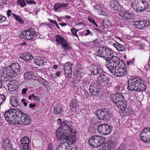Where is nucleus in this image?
Instances as JSON below:
<instances>
[{"label":"nucleus","mask_w":150,"mask_h":150,"mask_svg":"<svg viewBox=\"0 0 150 150\" xmlns=\"http://www.w3.org/2000/svg\"><path fill=\"white\" fill-rule=\"evenodd\" d=\"M62 120L58 118L57 122L60 124L59 127L56 132L57 138L60 141L65 140L73 143L75 142L76 132L74 130L70 121L61 122Z\"/></svg>","instance_id":"obj_1"},{"label":"nucleus","mask_w":150,"mask_h":150,"mask_svg":"<svg viewBox=\"0 0 150 150\" xmlns=\"http://www.w3.org/2000/svg\"><path fill=\"white\" fill-rule=\"evenodd\" d=\"M4 116L6 120L11 124L27 125L31 123V117L16 108L8 110L5 112Z\"/></svg>","instance_id":"obj_2"},{"label":"nucleus","mask_w":150,"mask_h":150,"mask_svg":"<svg viewBox=\"0 0 150 150\" xmlns=\"http://www.w3.org/2000/svg\"><path fill=\"white\" fill-rule=\"evenodd\" d=\"M20 67L16 63L11 64L0 73V78L2 80L10 79L16 77L20 73Z\"/></svg>","instance_id":"obj_3"},{"label":"nucleus","mask_w":150,"mask_h":150,"mask_svg":"<svg viewBox=\"0 0 150 150\" xmlns=\"http://www.w3.org/2000/svg\"><path fill=\"white\" fill-rule=\"evenodd\" d=\"M147 86L144 81L140 78L135 76L130 77L128 80L127 89L129 91H144Z\"/></svg>","instance_id":"obj_4"},{"label":"nucleus","mask_w":150,"mask_h":150,"mask_svg":"<svg viewBox=\"0 0 150 150\" xmlns=\"http://www.w3.org/2000/svg\"><path fill=\"white\" fill-rule=\"evenodd\" d=\"M108 61H106L105 64L110 72L113 71L117 67L125 65L123 61L116 56H114L113 53L110 57Z\"/></svg>","instance_id":"obj_5"},{"label":"nucleus","mask_w":150,"mask_h":150,"mask_svg":"<svg viewBox=\"0 0 150 150\" xmlns=\"http://www.w3.org/2000/svg\"><path fill=\"white\" fill-rule=\"evenodd\" d=\"M113 53L111 50L105 46H101L97 48L96 55L98 56L104 58L106 61H108L110 57Z\"/></svg>","instance_id":"obj_6"},{"label":"nucleus","mask_w":150,"mask_h":150,"mask_svg":"<svg viewBox=\"0 0 150 150\" xmlns=\"http://www.w3.org/2000/svg\"><path fill=\"white\" fill-rule=\"evenodd\" d=\"M133 9L138 13L144 11L147 8L149 4L146 0H134L132 4Z\"/></svg>","instance_id":"obj_7"},{"label":"nucleus","mask_w":150,"mask_h":150,"mask_svg":"<svg viewBox=\"0 0 150 150\" xmlns=\"http://www.w3.org/2000/svg\"><path fill=\"white\" fill-rule=\"evenodd\" d=\"M95 113L100 120L105 121L110 120L112 116L111 111L106 108H102L96 110Z\"/></svg>","instance_id":"obj_8"},{"label":"nucleus","mask_w":150,"mask_h":150,"mask_svg":"<svg viewBox=\"0 0 150 150\" xmlns=\"http://www.w3.org/2000/svg\"><path fill=\"white\" fill-rule=\"evenodd\" d=\"M105 139L99 135H94L88 139L89 145L93 148H97L103 145L105 142Z\"/></svg>","instance_id":"obj_9"},{"label":"nucleus","mask_w":150,"mask_h":150,"mask_svg":"<svg viewBox=\"0 0 150 150\" xmlns=\"http://www.w3.org/2000/svg\"><path fill=\"white\" fill-rule=\"evenodd\" d=\"M97 130L98 133L103 135L109 134L112 131L111 127L105 123L98 125L97 126Z\"/></svg>","instance_id":"obj_10"},{"label":"nucleus","mask_w":150,"mask_h":150,"mask_svg":"<svg viewBox=\"0 0 150 150\" xmlns=\"http://www.w3.org/2000/svg\"><path fill=\"white\" fill-rule=\"evenodd\" d=\"M55 41L58 45L60 44L62 48L65 50H71L72 47L69 45L67 41L62 37L57 35L55 37Z\"/></svg>","instance_id":"obj_11"},{"label":"nucleus","mask_w":150,"mask_h":150,"mask_svg":"<svg viewBox=\"0 0 150 150\" xmlns=\"http://www.w3.org/2000/svg\"><path fill=\"white\" fill-rule=\"evenodd\" d=\"M37 35V32L33 29H30L24 31L21 36L22 38L27 40H30Z\"/></svg>","instance_id":"obj_12"},{"label":"nucleus","mask_w":150,"mask_h":150,"mask_svg":"<svg viewBox=\"0 0 150 150\" xmlns=\"http://www.w3.org/2000/svg\"><path fill=\"white\" fill-rule=\"evenodd\" d=\"M141 140L145 143H149L150 141V127H147L142 130L140 134Z\"/></svg>","instance_id":"obj_13"},{"label":"nucleus","mask_w":150,"mask_h":150,"mask_svg":"<svg viewBox=\"0 0 150 150\" xmlns=\"http://www.w3.org/2000/svg\"><path fill=\"white\" fill-rule=\"evenodd\" d=\"M109 81V79L108 75L106 74H103L98 77L97 82L98 85L103 87L107 85Z\"/></svg>","instance_id":"obj_14"},{"label":"nucleus","mask_w":150,"mask_h":150,"mask_svg":"<svg viewBox=\"0 0 150 150\" xmlns=\"http://www.w3.org/2000/svg\"><path fill=\"white\" fill-rule=\"evenodd\" d=\"M122 66H120L117 69H115L113 71L110 73L113 75L114 74L117 77H124L127 74V71L125 69L121 68Z\"/></svg>","instance_id":"obj_15"},{"label":"nucleus","mask_w":150,"mask_h":150,"mask_svg":"<svg viewBox=\"0 0 150 150\" xmlns=\"http://www.w3.org/2000/svg\"><path fill=\"white\" fill-rule=\"evenodd\" d=\"M111 98L112 101L115 103H117L119 101H122V100H125V98L122 94L120 93H116L115 95H112Z\"/></svg>","instance_id":"obj_16"},{"label":"nucleus","mask_w":150,"mask_h":150,"mask_svg":"<svg viewBox=\"0 0 150 150\" xmlns=\"http://www.w3.org/2000/svg\"><path fill=\"white\" fill-rule=\"evenodd\" d=\"M2 146V148L6 150H13V149L11 141L8 139H6L4 140Z\"/></svg>","instance_id":"obj_17"},{"label":"nucleus","mask_w":150,"mask_h":150,"mask_svg":"<svg viewBox=\"0 0 150 150\" xmlns=\"http://www.w3.org/2000/svg\"><path fill=\"white\" fill-rule=\"evenodd\" d=\"M69 144L67 142L60 143L56 147V150H68Z\"/></svg>","instance_id":"obj_18"},{"label":"nucleus","mask_w":150,"mask_h":150,"mask_svg":"<svg viewBox=\"0 0 150 150\" xmlns=\"http://www.w3.org/2000/svg\"><path fill=\"white\" fill-rule=\"evenodd\" d=\"M20 56L22 59L27 62L30 61L33 58V56L29 53H23Z\"/></svg>","instance_id":"obj_19"},{"label":"nucleus","mask_w":150,"mask_h":150,"mask_svg":"<svg viewBox=\"0 0 150 150\" xmlns=\"http://www.w3.org/2000/svg\"><path fill=\"white\" fill-rule=\"evenodd\" d=\"M115 104L118 108L122 111L124 110L127 108V103L125 100H122V101H119Z\"/></svg>","instance_id":"obj_20"},{"label":"nucleus","mask_w":150,"mask_h":150,"mask_svg":"<svg viewBox=\"0 0 150 150\" xmlns=\"http://www.w3.org/2000/svg\"><path fill=\"white\" fill-rule=\"evenodd\" d=\"M120 15L123 19L125 20L130 19L132 18V15L128 12L121 11L120 12Z\"/></svg>","instance_id":"obj_21"},{"label":"nucleus","mask_w":150,"mask_h":150,"mask_svg":"<svg viewBox=\"0 0 150 150\" xmlns=\"http://www.w3.org/2000/svg\"><path fill=\"white\" fill-rule=\"evenodd\" d=\"M91 96H95L96 97H99L102 96V91L101 88L98 87L96 88L90 92Z\"/></svg>","instance_id":"obj_22"},{"label":"nucleus","mask_w":150,"mask_h":150,"mask_svg":"<svg viewBox=\"0 0 150 150\" xmlns=\"http://www.w3.org/2000/svg\"><path fill=\"white\" fill-rule=\"evenodd\" d=\"M54 113L56 115L59 114H62V112H63L62 108L59 104L55 105L53 109Z\"/></svg>","instance_id":"obj_23"},{"label":"nucleus","mask_w":150,"mask_h":150,"mask_svg":"<svg viewBox=\"0 0 150 150\" xmlns=\"http://www.w3.org/2000/svg\"><path fill=\"white\" fill-rule=\"evenodd\" d=\"M113 46L114 47L119 51H122L125 50V46L117 42L113 44Z\"/></svg>","instance_id":"obj_24"},{"label":"nucleus","mask_w":150,"mask_h":150,"mask_svg":"<svg viewBox=\"0 0 150 150\" xmlns=\"http://www.w3.org/2000/svg\"><path fill=\"white\" fill-rule=\"evenodd\" d=\"M79 102L76 100H72L70 103L71 109L73 112L76 111V109L78 108L79 105Z\"/></svg>","instance_id":"obj_25"},{"label":"nucleus","mask_w":150,"mask_h":150,"mask_svg":"<svg viewBox=\"0 0 150 150\" xmlns=\"http://www.w3.org/2000/svg\"><path fill=\"white\" fill-rule=\"evenodd\" d=\"M107 144L108 148L111 149L117 146V143L114 140H108L107 141Z\"/></svg>","instance_id":"obj_26"},{"label":"nucleus","mask_w":150,"mask_h":150,"mask_svg":"<svg viewBox=\"0 0 150 150\" xmlns=\"http://www.w3.org/2000/svg\"><path fill=\"white\" fill-rule=\"evenodd\" d=\"M9 101L12 105L16 107L19 105V102L17 99L14 96H11L9 98Z\"/></svg>","instance_id":"obj_27"},{"label":"nucleus","mask_w":150,"mask_h":150,"mask_svg":"<svg viewBox=\"0 0 150 150\" xmlns=\"http://www.w3.org/2000/svg\"><path fill=\"white\" fill-rule=\"evenodd\" d=\"M44 59L43 58L39 57L34 61V63L36 65L40 67H42L44 65V63L46 62L44 61Z\"/></svg>","instance_id":"obj_28"},{"label":"nucleus","mask_w":150,"mask_h":150,"mask_svg":"<svg viewBox=\"0 0 150 150\" xmlns=\"http://www.w3.org/2000/svg\"><path fill=\"white\" fill-rule=\"evenodd\" d=\"M25 79H30L33 77V73L31 71H27L23 74Z\"/></svg>","instance_id":"obj_29"},{"label":"nucleus","mask_w":150,"mask_h":150,"mask_svg":"<svg viewBox=\"0 0 150 150\" xmlns=\"http://www.w3.org/2000/svg\"><path fill=\"white\" fill-rule=\"evenodd\" d=\"M97 66L92 64L90 67V70L91 74L93 75H96Z\"/></svg>","instance_id":"obj_30"},{"label":"nucleus","mask_w":150,"mask_h":150,"mask_svg":"<svg viewBox=\"0 0 150 150\" xmlns=\"http://www.w3.org/2000/svg\"><path fill=\"white\" fill-rule=\"evenodd\" d=\"M144 23L143 21H141L138 22L137 23L135 24L136 27L139 29H144L145 28Z\"/></svg>","instance_id":"obj_31"},{"label":"nucleus","mask_w":150,"mask_h":150,"mask_svg":"<svg viewBox=\"0 0 150 150\" xmlns=\"http://www.w3.org/2000/svg\"><path fill=\"white\" fill-rule=\"evenodd\" d=\"M119 3L116 1H112L111 3V8L115 10H118Z\"/></svg>","instance_id":"obj_32"},{"label":"nucleus","mask_w":150,"mask_h":150,"mask_svg":"<svg viewBox=\"0 0 150 150\" xmlns=\"http://www.w3.org/2000/svg\"><path fill=\"white\" fill-rule=\"evenodd\" d=\"M98 83H97L94 81L91 82L89 87V91L90 92L98 87Z\"/></svg>","instance_id":"obj_33"},{"label":"nucleus","mask_w":150,"mask_h":150,"mask_svg":"<svg viewBox=\"0 0 150 150\" xmlns=\"http://www.w3.org/2000/svg\"><path fill=\"white\" fill-rule=\"evenodd\" d=\"M74 77L76 80L79 81L82 78V76L78 71L76 70L74 72Z\"/></svg>","instance_id":"obj_34"},{"label":"nucleus","mask_w":150,"mask_h":150,"mask_svg":"<svg viewBox=\"0 0 150 150\" xmlns=\"http://www.w3.org/2000/svg\"><path fill=\"white\" fill-rule=\"evenodd\" d=\"M21 145L28 144H29V138L27 137H23L21 140Z\"/></svg>","instance_id":"obj_35"},{"label":"nucleus","mask_w":150,"mask_h":150,"mask_svg":"<svg viewBox=\"0 0 150 150\" xmlns=\"http://www.w3.org/2000/svg\"><path fill=\"white\" fill-rule=\"evenodd\" d=\"M64 71L65 76L67 77H68V79H69V77L71 76L72 73L71 69H64Z\"/></svg>","instance_id":"obj_36"},{"label":"nucleus","mask_w":150,"mask_h":150,"mask_svg":"<svg viewBox=\"0 0 150 150\" xmlns=\"http://www.w3.org/2000/svg\"><path fill=\"white\" fill-rule=\"evenodd\" d=\"M72 65H73V64H71L70 62H68L64 64L63 66L64 67V69H71V67Z\"/></svg>","instance_id":"obj_37"},{"label":"nucleus","mask_w":150,"mask_h":150,"mask_svg":"<svg viewBox=\"0 0 150 150\" xmlns=\"http://www.w3.org/2000/svg\"><path fill=\"white\" fill-rule=\"evenodd\" d=\"M14 18L16 20L18 21L21 23L23 24L24 23L23 19L21 17L18 16L16 15H14Z\"/></svg>","instance_id":"obj_38"},{"label":"nucleus","mask_w":150,"mask_h":150,"mask_svg":"<svg viewBox=\"0 0 150 150\" xmlns=\"http://www.w3.org/2000/svg\"><path fill=\"white\" fill-rule=\"evenodd\" d=\"M92 82L91 81H90L89 79L87 78H85L82 81V84L85 86H88L89 84L91 83Z\"/></svg>","instance_id":"obj_39"},{"label":"nucleus","mask_w":150,"mask_h":150,"mask_svg":"<svg viewBox=\"0 0 150 150\" xmlns=\"http://www.w3.org/2000/svg\"><path fill=\"white\" fill-rule=\"evenodd\" d=\"M6 99V97L4 94H0V105L3 104Z\"/></svg>","instance_id":"obj_40"},{"label":"nucleus","mask_w":150,"mask_h":150,"mask_svg":"<svg viewBox=\"0 0 150 150\" xmlns=\"http://www.w3.org/2000/svg\"><path fill=\"white\" fill-rule=\"evenodd\" d=\"M17 3H18L21 7H24L26 4L24 0H17Z\"/></svg>","instance_id":"obj_41"},{"label":"nucleus","mask_w":150,"mask_h":150,"mask_svg":"<svg viewBox=\"0 0 150 150\" xmlns=\"http://www.w3.org/2000/svg\"><path fill=\"white\" fill-rule=\"evenodd\" d=\"M79 31L78 30L76 29L75 28H72L71 29V31L73 35L74 36L78 38V35H77V33Z\"/></svg>","instance_id":"obj_42"},{"label":"nucleus","mask_w":150,"mask_h":150,"mask_svg":"<svg viewBox=\"0 0 150 150\" xmlns=\"http://www.w3.org/2000/svg\"><path fill=\"white\" fill-rule=\"evenodd\" d=\"M103 72V69L97 66L96 75L102 74Z\"/></svg>","instance_id":"obj_43"},{"label":"nucleus","mask_w":150,"mask_h":150,"mask_svg":"<svg viewBox=\"0 0 150 150\" xmlns=\"http://www.w3.org/2000/svg\"><path fill=\"white\" fill-rule=\"evenodd\" d=\"M126 149L125 145L124 144H122L119 146L116 150H125Z\"/></svg>","instance_id":"obj_44"},{"label":"nucleus","mask_w":150,"mask_h":150,"mask_svg":"<svg viewBox=\"0 0 150 150\" xmlns=\"http://www.w3.org/2000/svg\"><path fill=\"white\" fill-rule=\"evenodd\" d=\"M55 148L54 146L51 143H49L47 146V150H54Z\"/></svg>","instance_id":"obj_45"},{"label":"nucleus","mask_w":150,"mask_h":150,"mask_svg":"<svg viewBox=\"0 0 150 150\" xmlns=\"http://www.w3.org/2000/svg\"><path fill=\"white\" fill-rule=\"evenodd\" d=\"M22 147V150H29V144H23L21 145Z\"/></svg>","instance_id":"obj_46"},{"label":"nucleus","mask_w":150,"mask_h":150,"mask_svg":"<svg viewBox=\"0 0 150 150\" xmlns=\"http://www.w3.org/2000/svg\"><path fill=\"white\" fill-rule=\"evenodd\" d=\"M68 149V150H77V147L73 144L70 145L69 144V147Z\"/></svg>","instance_id":"obj_47"},{"label":"nucleus","mask_w":150,"mask_h":150,"mask_svg":"<svg viewBox=\"0 0 150 150\" xmlns=\"http://www.w3.org/2000/svg\"><path fill=\"white\" fill-rule=\"evenodd\" d=\"M61 8L60 4L56 3L55 4L54 6V9L55 10H57L58 9Z\"/></svg>","instance_id":"obj_48"},{"label":"nucleus","mask_w":150,"mask_h":150,"mask_svg":"<svg viewBox=\"0 0 150 150\" xmlns=\"http://www.w3.org/2000/svg\"><path fill=\"white\" fill-rule=\"evenodd\" d=\"M7 15L8 17L10 16H11L12 17L13 16V18L14 17V15H16L15 14L11 13V11L10 10H8L7 11Z\"/></svg>","instance_id":"obj_49"},{"label":"nucleus","mask_w":150,"mask_h":150,"mask_svg":"<svg viewBox=\"0 0 150 150\" xmlns=\"http://www.w3.org/2000/svg\"><path fill=\"white\" fill-rule=\"evenodd\" d=\"M6 20V17L4 16L0 15V22L2 23Z\"/></svg>","instance_id":"obj_50"},{"label":"nucleus","mask_w":150,"mask_h":150,"mask_svg":"<svg viewBox=\"0 0 150 150\" xmlns=\"http://www.w3.org/2000/svg\"><path fill=\"white\" fill-rule=\"evenodd\" d=\"M60 4L61 8L67 7H68V6L69 5V4H64V3L62 4L61 3H60Z\"/></svg>","instance_id":"obj_51"},{"label":"nucleus","mask_w":150,"mask_h":150,"mask_svg":"<svg viewBox=\"0 0 150 150\" xmlns=\"http://www.w3.org/2000/svg\"><path fill=\"white\" fill-rule=\"evenodd\" d=\"M143 22H144V24L145 27L148 26L150 24V21H149L145 20L143 21Z\"/></svg>","instance_id":"obj_52"},{"label":"nucleus","mask_w":150,"mask_h":150,"mask_svg":"<svg viewBox=\"0 0 150 150\" xmlns=\"http://www.w3.org/2000/svg\"><path fill=\"white\" fill-rule=\"evenodd\" d=\"M25 1L26 3L28 4H35V3L33 0H25Z\"/></svg>","instance_id":"obj_53"},{"label":"nucleus","mask_w":150,"mask_h":150,"mask_svg":"<svg viewBox=\"0 0 150 150\" xmlns=\"http://www.w3.org/2000/svg\"><path fill=\"white\" fill-rule=\"evenodd\" d=\"M83 91L84 92V97L86 98H88V97L89 94V93L86 90H83Z\"/></svg>","instance_id":"obj_54"},{"label":"nucleus","mask_w":150,"mask_h":150,"mask_svg":"<svg viewBox=\"0 0 150 150\" xmlns=\"http://www.w3.org/2000/svg\"><path fill=\"white\" fill-rule=\"evenodd\" d=\"M6 3V0H0V5L1 6L5 4Z\"/></svg>","instance_id":"obj_55"},{"label":"nucleus","mask_w":150,"mask_h":150,"mask_svg":"<svg viewBox=\"0 0 150 150\" xmlns=\"http://www.w3.org/2000/svg\"><path fill=\"white\" fill-rule=\"evenodd\" d=\"M28 89L26 88H24L23 89L22 91V93L23 94L25 95L27 93Z\"/></svg>","instance_id":"obj_56"},{"label":"nucleus","mask_w":150,"mask_h":150,"mask_svg":"<svg viewBox=\"0 0 150 150\" xmlns=\"http://www.w3.org/2000/svg\"><path fill=\"white\" fill-rule=\"evenodd\" d=\"M48 20L51 23H52L55 25L57 23L56 21L54 20L48 19Z\"/></svg>","instance_id":"obj_57"},{"label":"nucleus","mask_w":150,"mask_h":150,"mask_svg":"<svg viewBox=\"0 0 150 150\" xmlns=\"http://www.w3.org/2000/svg\"><path fill=\"white\" fill-rule=\"evenodd\" d=\"M88 20L89 22L92 23L93 24L96 22L95 20L94 19H93L91 18H88Z\"/></svg>","instance_id":"obj_58"},{"label":"nucleus","mask_w":150,"mask_h":150,"mask_svg":"<svg viewBox=\"0 0 150 150\" xmlns=\"http://www.w3.org/2000/svg\"><path fill=\"white\" fill-rule=\"evenodd\" d=\"M86 33H85V35L86 36H87L88 35L91 34L92 33V32L90 31L89 30L87 29L86 30Z\"/></svg>","instance_id":"obj_59"},{"label":"nucleus","mask_w":150,"mask_h":150,"mask_svg":"<svg viewBox=\"0 0 150 150\" xmlns=\"http://www.w3.org/2000/svg\"><path fill=\"white\" fill-rule=\"evenodd\" d=\"M35 105H36L35 104L30 103L29 105V107L31 108H33L35 107Z\"/></svg>","instance_id":"obj_60"},{"label":"nucleus","mask_w":150,"mask_h":150,"mask_svg":"<svg viewBox=\"0 0 150 150\" xmlns=\"http://www.w3.org/2000/svg\"><path fill=\"white\" fill-rule=\"evenodd\" d=\"M94 8L97 10H98L100 9V6L98 5H96L94 6Z\"/></svg>","instance_id":"obj_61"},{"label":"nucleus","mask_w":150,"mask_h":150,"mask_svg":"<svg viewBox=\"0 0 150 150\" xmlns=\"http://www.w3.org/2000/svg\"><path fill=\"white\" fill-rule=\"evenodd\" d=\"M133 62L132 60H130L127 62V64L128 65H130L131 64H133Z\"/></svg>","instance_id":"obj_62"},{"label":"nucleus","mask_w":150,"mask_h":150,"mask_svg":"<svg viewBox=\"0 0 150 150\" xmlns=\"http://www.w3.org/2000/svg\"><path fill=\"white\" fill-rule=\"evenodd\" d=\"M61 74V72L60 71H57L56 73V75L57 76H59Z\"/></svg>","instance_id":"obj_63"},{"label":"nucleus","mask_w":150,"mask_h":150,"mask_svg":"<svg viewBox=\"0 0 150 150\" xmlns=\"http://www.w3.org/2000/svg\"><path fill=\"white\" fill-rule=\"evenodd\" d=\"M59 24L60 25L63 26H65L67 25V24L64 22L62 23H60Z\"/></svg>","instance_id":"obj_64"}]
</instances>
